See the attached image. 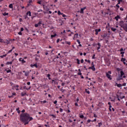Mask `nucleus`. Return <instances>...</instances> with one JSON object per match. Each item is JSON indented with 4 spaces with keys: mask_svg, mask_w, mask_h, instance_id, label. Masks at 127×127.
<instances>
[{
    "mask_svg": "<svg viewBox=\"0 0 127 127\" xmlns=\"http://www.w3.org/2000/svg\"><path fill=\"white\" fill-rule=\"evenodd\" d=\"M32 120H33V118H32V117H30L29 116V114L28 113H22L20 115L21 122L24 123V126L28 125L29 122H30V121H32Z\"/></svg>",
    "mask_w": 127,
    "mask_h": 127,
    "instance_id": "obj_1",
    "label": "nucleus"
},
{
    "mask_svg": "<svg viewBox=\"0 0 127 127\" xmlns=\"http://www.w3.org/2000/svg\"><path fill=\"white\" fill-rule=\"evenodd\" d=\"M119 25L121 27H122V28L124 29L125 31H127V24L124 23V21H120Z\"/></svg>",
    "mask_w": 127,
    "mask_h": 127,
    "instance_id": "obj_2",
    "label": "nucleus"
},
{
    "mask_svg": "<svg viewBox=\"0 0 127 127\" xmlns=\"http://www.w3.org/2000/svg\"><path fill=\"white\" fill-rule=\"evenodd\" d=\"M43 8L44 10L46 11H48L49 10V8H48V6H45V5H43Z\"/></svg>",
    "mask_w": 127,
    "mask_h": 127,
    "instance_id": "obj_3",
    "label": "nucleus"
},
{
    "mask_svg": "<svg viewBox=\"0 0 127 127\" xmlns=\"http://www.w3.org/2000/svg\"><path fill=\"white\" fill-rule=\"evenodd\" d=\"M111 74H109V73L108 72H106V77H108V79H109V80H112V78L111 77Z\"/></svg>",
    "mask_w": 127,
    "mask_h": 127,
    "instance_id": "obj_4",
    "label": "nucleus"
},
{
    "mask_svg": "<svg viewBox=\"0 0 127 127\" xmlns=\"http://www.w3.org/2000/svg\"><path fill=\"white\" fill-rule=\"evenodd\" d=\"M30 67H31V68H33V67H35V68H38V66H37V64H31L30 65Z\"/></svg>",
    "mask_w": 127,
    "mask_h": 127,
    "instance_id": "obj_5",
    "label": "nucleus"
},
{
    "mask_svg": "<svg viewBox=\"0 0 127 127\" xmlns=\"http://www.w3.org/2000/svg\"><path fill=\"white\" fill-rule=\"evenodd\" d=\"M85 9H86V7L81 8L80 11V13H84V10H85Z\"/></svg>",
    "mask_w": 127,
    "mask_h": 127,
    "instance_id": "obj_6",
    "label": "nucleus"
},
{
    "mask_svg": "<svg viewBox=\"0 0 127 127\" xmlns=\"http://www.w3.org/2000/svg\"><path fill=\"white\" fill-rule=\"evenodd\" d=\"M100 31H101V29H98L95 30L96 35H98L99 32H100Z\"/></svg>",
    "mask_w": 127,
    "mask_h": 127,
    "instance_id": "obj_7",
    "label": "nucleus"
},
{
    "mask_svg": "<svg viewBox=\"0 0 127 127\" xmlns=\"http://www.w3.org/2000/svg\"><path fill=\"white\" fill-rule=\"evenodd\" d=\"M88 69H91L93 71H96V68L94 66H91L88 68Z\"/></svg>",
    "mask_w": 127,
    "mask_h": 127,
    "instance_id": "obj_8",
    "label": "nucleus"
},
{
    "mask_svg": "<svg viewBox=\"0 0 127 127\" xmlns=\"http://www.w3.org/2000/svg\"><path fill=\"white\" fill-rule=\"evenodd\" d=\"M121 18V16H120L119 15H117V16H116L115 17V19H116V20H117V21H118V20H119V19Z\"/></svg>",
    "mask_w": 127,
    "mask_h": 127,
    "instance_id": "obj_9",
    "label": "nucleus"
},
{
    "mask_svg": "<svg viewBox=\"0 0 127 127\" xmlns=\"http://www.w3.org/2000/svg\"><path fill=\"white\" fill-rule=\"evenodd\" d=\"M101 37H103V39L106 38V37H108V34H104V35H101Z\"/></svg>",
    "mask_w": 127,
    "mask_h": 127,
    "instance_id": "obj_10",
    "label": "nucleus"
},
{
    "mask_svg": "<svg viewBox=\"0 0 127 127\" xmlns=\"http://www.w3.org/2000/svg\"><path fill=\"white\" fill-rule=\"evenodd\" d=\"M97 45L98 46V47H97V50H99V49L101 48V43H98Z\"/></svg>",
    "mask_w": 127,
    "mask_h": 127,
    "instance_id": "obj_11",
    "label": "nucleus"
},
{
    "mask_svg": "<svg viewBox=\"0 0 127 127\" xmlns=\"http://www.w3.org/2000/svg\"><path fill=\"white\" fill-rule=\"evenodd\" d=\"M19 60V61H21L22 63H25V61H24V60L22 58H20Z\"/></svg>",
    "mask_w": 127,
    "mask_h": 127,
    "instance_id": "obj_12",
    "label": "nucleus"
},
{
    "mask_svg": "<svg viewBox=\"0 0 127 127\" xmlns=\"http://www.w3.org/2000/svg\"><path fill=\"white\" fill-rule=\"evenodd\" d=\"M120 74H121V77H123V76H124V75H125V72H124V71H121Z\"/></svg>",
    "mask_w": 127,
    "mask_h": 127,
    "instance_id": "obj_13",
    "label": "nucleus"
},
{
    "mask_svg": "<svg viewBox=\"0 0 127 127\" xmlns=\"http://www.w3.org/2000/svg\"><path fill=\"white\" fill-rule=\"evenodd\" d=\"M21 95L22 97H24V96H26V93H25V92H22L21 93Z\"/></svg>",
    "mask_w": 127,
    "mask_h": 127,
    "instance_id": "obj_14",
    "label": "nucleus"
},
{
    "mask_svg": "<svg viewBox=\"0 0 127 127\" xmlns=\"http://www.w3.org/2000/svg\"><path fill=\"white\" fill-rule=\"evenodd\" d=\"M26 14L27 15H29V16H31V12L30 11H28Z\"/></svg>",
    "mask_w": 127,
    "mask_h": 127,
    "instance_id": "obj_15",
    "label": "nucleus"
},
{
    "mask_svg": "<svg viewBox=\"0 0 127 127\" xmlns=\"http://www.w3.org/2000/svg\"><path fill=\"white\" fill-rule=\"evenodd\" d=\"M28 75H29V71H27V72H25V76L27 77V76H28Z\"/></svg>",
    "mask_w": 127,
    "mask_h": 127,
    "instance_id": "obj_16",
    "label": "nucleus"
},
{
    "mask_svg": "<svg viewBox=\"0 0 127 127\" xmlns=\"http://www.w3.org/2000/svg\"><path fill=\"white\" fill-rule=\"evenodd\" d=\"M121 62H125L126 61V58H122L121 60Z\"/></svg>",
    "mask_w": 127,
    "mask_h": 127,
    "instance_id": "obj_17",
    "label": "nucleus"
},
{
    "mask_svg": "<svg viewBox=\"0 0 127 127\" xmlns=\"http://www.w3.org/2000/svg\"><path fill=\"white\" fill-rule=\"evenodd\" d=\"M117 84V87H118V88H121V87H122V84H118L117 83H116Z\"/></svg>",
    "mask_w": 127,
    "mask_h": 127,
    "instance_id": "obj_18",
    "label": "nucleus"
},
{
    "mask_svg": "<svg viewBox=\"0 0 127 127\" xmlns=\"http://www.w3.org/2000/svg\"><path fill=\"white\" fill-rule=\"evenodd\" d=\"M6 64L7 65H9V64L11 65V64H12V62H7L6 63Z\"/></svg>",
    "mask_w": 127,
    "mask_h": 127,
    "instance_id": "obj_19",
    "label": "nucleus"
},
{
    "mask_svg": "<svg viewBox=\"0 0 127 127\" xmlns=\"http://www.w3.org/2000/svg\"><path fill=\"white\" fill-rule=\"evenodd\" d=\"M57 34L55 33L54 35H51V38H53V37H55V36H57Z\"/></svg>",
    "mask_w": 127,
    "mask_h": 127,
    "instance_id": "obj_20",
    "label": "nucleus"
},
{
    "mask_svg": "<svg viewBox=\"0 0 127 127\" xmlns=\"http://www.w3.org/2000/svg\"><path fill=\"white\" fill-rule=\"evenodd\" d=\"M58 14L59 15H61L63 14V13H61V12L60 10H59V11H58Z\"/></svg>",
    "mask_w": 127,
    "mask_h": 127,
    "instance_id": "obj_21",
    "label": "nucleus"
},
{
    "mask_svg": "<svg viewBox=\"0 0 127 127\" xmlns=\"http://www.w3.org/2000/svg\"><path fill=\"white\" fill-rule=\"evenodd\" d=\"M85 61V62H88V63H89V64H91V61L90 60H87V59H85L84 60Z\"/></svg>",
    "mask_w": 127,
    "mask_h": 127,
    "instance_id": "obj_22",
    "label": "nucleus"
},
{
    "mask_svg": "<svg viewBox=\"0 0 127 127\" xmlns=\"http://www.w3.org/2000/svg\"><path fill=\"white\" fill-rule=\"evenodd\" d=\"M9 7L10 8H13V6L12 4H10L9 5Z\"/></svg>",
    "mask_w": 127,
    "mask_h": 127,
    "instance_id": "obj_23",
    "label": "nucleus"
},
{
    "mask_svg": "<svg viewBox=\"0 0 127 127\" xmlns=\"http://www.w3.org/2000/svg\"><path fill=\"white\" fill-rule=\"evenodd\" d=\"M73 38H78V34L76 33L74 35Z\"/></svg>",
    "mask_w": 127,
    "mask_h": 127,
    "instance_id": "obj_24",
    "label": "nucleus"
},
{
    "mask_svg": "<svg viewBox=\"0 0 127 127\" xmlns=\"http://www.w3.org/2000/svg\"><path fill=\"white\" fill-rule=\"evenodd\" d=\"M6 57V54L0 56V58H3V57Z\"/></svg>",
    "mask_w": 127,
    "mask_h": 127,
    "instance_id": "obj_25",
    "label": "nucleus"
},
{
    "mask_svg": "<svg viewBox=\"0 0 127 127\" xmlns=\"http://www.w3.org/2000/svg\"><path fill=\"white\" fill-rule=\"evenodd\" d=\"M47 77H48L49 80H51V78H50V74H47Z\"/></svg>",
    "mask_w": 127,
    "mask_h": 127,
    "instance_id": "obj_26",
    "label": "nucleus"
},
{
    "mask_svg": "<svg viewBox=\"0 0 127 127\" xmlns=\"http://www.w3.org/2000/svg\"><path fill=\"white\" fill-rule=\"evenodd\" d=\"M77 61V63L79 65L80 64V60H78V59L76 60Z\"/></svg>",
    "mask_w": 127,
    "mask_h": 127,
    "instance_id": "obj_27",
    "label": "nucleus"
},
{
    "mask_svg": "<svg viewBox=\"0 0 127 127\" xmlns=\"http://www.w3.org/2000/svg\"><path fill=\"white\" fill-rule=\"evenodd\" d=\"M111 30H112V31H116V30H117V29L114 28H111Z\"/></svg>",
    "mask_w": 127,
    "mask_h": 127,
    "instance_id": "obj_28",
    "label": "nucleus"
},
{
    "mask_svg": "<svg viewBox=\"0 0 127 127\" xmlns=\"http://www.w3.org/2000/svg\"><path fill=\"white\" fill-rule=\"evenodd\" d=\"M3 15L4 16H5V15H8V13L5 12V13H3Z\"/></svg>",
    "mask_w": 127,
    "mask_h": 127,
    "instance_id": "obj_29",
    "label": "nucleus"
},
{
    "mask_svg": "<svg viewBox=\"0 0 127 127\" xmlns=\"http://www.w3.org/2000/svg\"><path fill=\"white\" fill-rule=\"evenodd\" d=\"M65 43L66 44H68V45H70V44H71V43L70 42H68V41H65Z\"/></svg>",
    "mask_w": 127,
    "mask_h": 127,
    "instance_id": "obj_30",
    "label": "nucleus"
},
{
    "mask_svg": "<svg viewBox=\"0 0 127 127\" xmlns=\"http://www.w3.org/2000/svg\"><path fill=\"white\" fill-rule=\"evenodd\" d=\"M23 89L26 90H29L30 89V87L29 88H26V86H24Z\"/></svg>",
    "mask_w": 127,
    "mask_h": 127,
    "instance_id": "obj_31",
    "label": "nucleus"
},
{
    "mask_svg": "<svg viewBox=\"0 0 127 127\" xmlns=\"http://www.w3.org/2000/svg\"><path fill=\"white\" fill-rule=\"evenodd\" d=\"M91 67H95V64H94V62L91 63Z\"/></svg>",
    "mask_w": 127,
    "mask_h": 127,
    "instance_id": "obj_32",
    "label": "nucleus"
},
{
    "mask_svg": "<svg viewBox=\"0 0 127 127\" xmlns=\"http://www.w3.org/2000/svg\"><path fill=\"white\" fill-rule=\"evenodd\" d=\"M85 92L88 94H90V91L87 89H85Z\"/></svg>",
    "mask_w": 127,
    "mask_h": 127,
    "instance_id": "obj_33",
    "label": "nucleus"
},
{
    "mask_svg": "<svg viewBox=\"0 0 127 127\" xmlns=\"http://www.w3.org/2000/svg\"><path fill=\"white\" fill-rule=\"evenodd\" d=\"M79 118H80V119H84V115H81L79 116Z\"/></svg>",
    "mask_w": 127,
    "mask_h": 127,
    "instance_id": "obj_34",
    "label": "nucleus"
},
{
    "mask_svg": "<svg viewBox=\"0 0 127 127\" xmlns=\"http://www.w3.org/2000/svg\"><path fill=\"white\" fill-rule=\"evenodd\" d=\"M103 125V124H102V123H98V127H101V126H102Z\"/></svg>",
    "mask_w": 127,
    "mask_h": 127,
    "instance_id": "obj_35",
    "label": "nucleus"
},
{
    "mask_svg": "<svg viewBox=\"0 0 127 127\" xmlns=\"http://www.w3.org/2000/svg\"><path fill=\"white\" fill-rule=\"evenodd\" d=\"M5 71H6L7 73H10V72H11V70L10 69H9L8 70H5Z\"/></svg>",
    "mask_w": 127,
    "mask_h": 127,
    "instance_id": "obj_36",
    "label": "nucleus"
},
{
    "mask_svg": "<svg viewBox=\"0 0 127 127\" xmlns=\"http://www.w3.org/2000/svg\"><path fill=\"white\" fill-rule=\"evenodd\" d=\"M52 63L53 62H56V58H55L53 60V61H52Z\"/></svg>",
    "mask_w": 127,
    "mask_h": 127,
    "instance_id": "obj_37",
    "label": "nucleus"
},
{
    "mask_svg": "<svg viewBox=\"0 0 127 127\" xmlns=\"http://www.w3.org/2000/svg\"><path fill=\"white\" fill-rule=\"evenodd\" d=\"M41 23H42V21H40L39 22V23H38V24L39 26H40V24H41Z\"/></svg>",
    "mask_w": 127,
    "mask_h": 127,
    "instance_id": "obj_38",
    "label": "nucleus"
},
{
    "mask_svg": "<svg viewBox=\"0 0 127 127\" xmlns=\"http://www.w3.org/2000/svg\"><path fill=\"white\" fill-rule=\"evenodd\" d=\"M121 1H122V0H118V4H121Z\"/></svg>",
    "mask_w": 127,
    "mask_h": 127,
    "instance_id": "obj_39",
    "label": "nucleus"
},
{
    "mask_svg": "<svg viewBox=\"0 0 127 127\" xmlns=\"http://www.w3.org/2000/svg\"><path fill=\"white\" fill-rule=\"evenodd\" d=\"M77 42H78V44H81V42H80V40H77Z\"/></svg>",
    "mask_w": 127,
    "mask_h": 127,
    "instance_id": "obj_40",
    "label": "nucleus"
},
{
    "mask_svg": "<svg viewBox=\"0 0 127 127\" xmlns=\"http://www.w3.org/2000/svg\"><path fill=\"white\" fill-rule=\"evenodd\" d=\"M35 27H38V26H39V25H38V24H35Z\"/></svg>",
    "mask_w": 127,
    "mask_h": 127,
    "instance_id": "obj_41",
    "label": "nucleus"
},
{
    "mask_svg": "<svg viewBox=\"0 0 127 127\" xmlns=\"http://www.w3.org/2000/svg\"><path fill=\"white\" fill-rule=\"evenodd\" d=\"M18 34H19V35H22V33H21V32H19Z\"/></svg>",
    "mask_w": 127,
    "mask_h": 127,
    "instance_id": "obj_42",
    "label": "nucleus"
},
{
    "mask_svg": "<svg viewBox=\"0 0 127 127\" xmlns=\"http://www.w3.org/2000/svg\"><path fill=\"white\" fill-rule=\"evenodd\" d=\"M51 117H53L54 118H55V119H56V116L55 115H51Z\"/></svg>",
    "mask_w": 127,
    "mask_h": 127,
    "instance_id": "obj_43",
    "label": "nucleus"
},
{
    "mask_svg": "<svg viewBox=\"0 0 127 127\" xmlns=\"http://www.w3.org/2000/svg\"><path fill=\"white\" fill-rule=\"evenodd\" d=\"M95 55H93V56L92 59H96V58H95Z\"/></svg>",
    "mask_w": 127,
    "mask_h": 127,
    "instance_id": "obj_44",
    "label": "nucleus"
},
{
    "mask_svg": "<svg viewBox=\"0 0 127 127\" xmlns=\"http://www.w3.org/2000/svg\"><path fill=\"white\" fill-rule=\"evenodd\" d=\"M12 52V49L9 50V51L8 52L7 54H8V53H10V52Z\"/></svg>",
    "mask_w": 127,
    "mask_h": 127,
    "instance_id": "obj_45",
    "label": "nucleus"
},
{
    "mask_svg": "<svg viewBox=\"0 0 127 127\" xmlns=\"http://www.w3.org/2000/svg\"><path fill=\"white\" fill-rule=\"evenodd\" d=\"M122 69H121V68H117V71H121Z\"/></svg>",
    "mask_w": 127,
    "mask_h": 127,
    "instance_id": "obj_46",
    "label": "nucleus"
},
{
    "mask_svg": "<svg viewBox=\"0 0 127 127\" xmlns=\"http://www.w3.org/2000/svg\"><path fill=\"white\" fill-rule=\"evenodd\" d=\"M78 75H82V73L81 72V71H79V72L78 73Z\"/></svg>",
    "mask_w": 127,
    "mask_h": 127,
    "instance_id": "obj_47",
    "label": "nucleus"
},
{
    "mask_svg": "<svg viewBox=\"0 0 127 127\" xmlns=\"http://www.w3.org/2000/svg\"><path fill=\"white\" fill-rule=\"evenodd\" d=\"M60 112H61V113H62V112H63V109H62V108H60Z\"/></svg>",
    "mask_w": 127,
    "mask_h": 127,
    "instance_id": "obj_48",
    "label": "nucleus"
},
{
    "mask_svg": "<svg viewBox=\"0 0 127 127\" xmlns=\"http://www.w3.org/2000/svg\"><path fill=\"white\" fill-rule=\"evenodd\" d=\"M60 41V39H58L57 40V43H58Z\"/></svg>",
    "mask_w": 127,
    "mask_h": 127,
    "instance_id": "obj_49",
    "label": "nucleus"
},
{
    "mask_svg": "<svg viewBox=\"0 0 127 127\" xmlns=\"http://www.w3.org/2000/svg\"><path fill=\"white\" fill-rule=\"evenodd\" d=\"M121 54L122 55H123L124 54H125V52H121Z\"/></svg>",
    "mask_w": 127,
    "mask_h": 127,
    "instance_id": "obj_50",
    "label": "nucleus"
},
{
    "mask_svg": "<svg viewBox=\"0 0 127 127\" xmlns=\"http://www.w3.org/2000/svg\"><path fill=\"white\" fill-rule=\"evenodd\" d=\"M54 103L55 104H57V100H55V101L54 102Z\"/></svg>",
    "mask_w": 127,
    "mask_h": 127,
    "instance_id": "obj_51",
    "label": "nucleus"
},
{
    "mask_svg": "<svg viewBox=\"0 0 127 127\" xmlns=\"http://www.w3.org/2000/svg\"><path fill=\"white\" fill-rule=\"evenodd\" d=\"M81 63H84V60L81 59Z\"/></svg>",
    "mask_w": 127,
    "mask_h": 127,
    "instance_id": "obj_52",
    "label": "nucleus"
},
{
    "mask_svg": "<svg viewBox=\"0 0 127 127\" xmlns=\"http://www.w3.org/2000/svg\"><path fill=\"white\" fill-rule=\"evenodd\" d=\"M107 73H108V74H112V71H109Z\"/></svg>",
    "mask_w": 127,
    "mask_h": 127,
    "instance_id": "obj_53",
    "label": "nucleus"
},
{
    "mask_svg": "<svg viewBox=\"0 0 127 127\" xmlns=\"http://www.w3.org/2000/svg\"><path fill=\"white\" fill-rule=\"evenodd\" d=\"M125 96H123L122 97H120V99H125Z\"/></svg>",
    "mask_w": 127,
    "mask_h": 127,
    "instance_id": "obj_54",
    "label": "nucleus"
},
{
    "mask_svg": "<svg viewBox=\"0 0 127 127\" xmlns=\"http://www.w3.org/2000/svg\"><path fill=\"white\" fill-rule=\"evenodd\" d=\"M64 85H65V83H62V86H64Z\"/></svg>",
    "mask_w": 127,
    "mask_h": 127,
    "instance_id": "obj_55",
    "label": "nucleus"
},
{
    "mask_svg": "<svg viewBox=\"0 0 127 127\" xmlns=\"http://www.w3.org/2000/svg\"><path fill=\"white\" fill-rule=\"evenodd\" d=\"M116 6L118 8H120V5H119V4H116Z\"/></svg>",
    "mask_w": 127,
    "mask_h": 127,
    "instance_id": "obj_56",
    "label": "nucleus"
},
{
    "mask_svg": "<svg viewBox=\"0 0 127 127\" xmlns=\"http://www.w3.org/2000/svg\"><path fill=\"white\" fill-rule=\"evenodd\" d=\"M123 63H124V64L125 65H127V64L126 63V62H124Z\"/></svg>",
    "mask_w": 127,
    "mask_h": 127,
    "instance_id": "obj_57",
    "label": "nucleus"
},
{
    "mask_svg": "<svg viewBox=\"0 0 127 127\" xmlns=\"http://www.w3.org/2000/svg\"><path fill=\"white\" fill-rule=\"evenodd\" d=\"M120 10H122V11L124 10V8L123 7H121Z\"/></svg>",
    "mask_w": 127,
    "mask_h": 127,
    "instance_id": "obj_58",
    "label": "nucleus"
},
{
    "mask_svg": "<svg viewBox=\"0 0 127 127\" xmlns=\"http://www.w3.org/2000/svg\"><path fill=\"white\" fill-rule=\"evenodd\" d=\"M27 84L29 86V85H30V82H28Z\"/></svg>",
    "mask_w": 127,
    "mask_h": 127,
    "instance_id": "obj_59",
    "label": "nucleus"
},
{
    "mask_svg": "<svg viewBox=\"0 0 127 127\" xmlns=\"http://www.w3.org/2000/svg\"><path fill=\"white\" fill-rule=\"evenodd\" d=\"M87 123H91V120H87Z\"/></svg>",
    "mask_w": 127,
    "mask_h": 127,
    "instance_id": "obj_60",
    "label": "nucleus"
},
{
    "mask_svg": "<svg viewBox=\"0 0 127 127\" xmlns=\"http://www.w3.org/2000/svg\"><path fill=\"white\" fill-rule=\"evenodd\" d=\"M44 87H45V88H47V85L46 84L44 85Z\"/></svg>",
    "mask_w": 127,
    "mask_h": 127,
    "instance_id": "obj_61",
    "label": "nucleus"
},
{
    "mask_svg": "<svg viewBox=\"0 0 127 127\" xmlns=\"http://www.w3.org/2000/svg\"><path fill=\"white\" fill-rule=\"evenodd\" d=\"M23 30H24L23 28H21V31H23Z\"/></svg>",
    "mask_w": 127,
    "mask_h": 127,
    "instance_id": "obj_62",
    "label": "nucleus"
},
{
    "mask_svg": "<svg viewBox=\"0 0 127 127\" xmlns=\"http://www.w3.org/2000/svg\"><path fill=\"white\" fill-rule=\"evenodd\" d=\"M120 51H124V49L121 48V49H120Z\"/></svg>",
    "mask_w": 127,
    "mask_h": 127,
    "instance_id": "obj_63",
    "label": "nucleus"
},
{
    "mask_svg": "<svg viewBox=\"0 0 127 127\" xmlns=\"http://www.w3.org/2000/svg\"><path fill=\"white\" fill-rule=\"evenodd\" d=\"M94 118H97V115H96V114L94 115Z\"/></svg>",
    "mask_w": 127,
    "mask_h": 127,
    "instance_id": "obj_64",
    "label": "nucleus"
}]
</instances>
